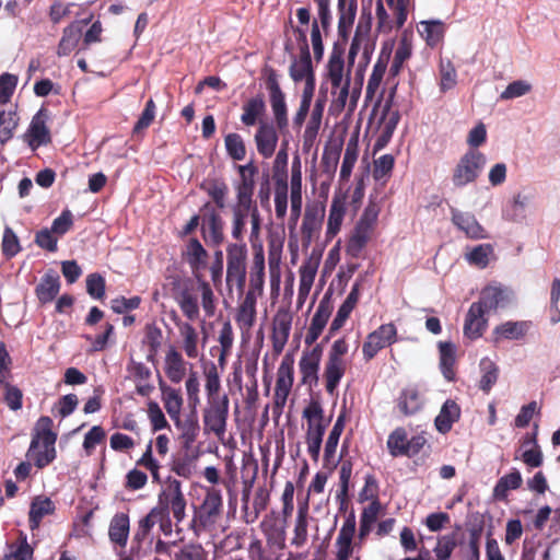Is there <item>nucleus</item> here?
Instances as JSON below:
<instances>
[{"mask_svg": "<svg viewBox=\"0 0 560 560\" xmlns=\"http://www.w3.org/2000/svg\"><path fill=\"white\" fill-rule=\"evenodd\" d=\"M302 211V178L300 171L291 176V221L295 225Z\"/></svg>", "mask_w": 560, "mask_h": 560, "instance_id": "nucleus-47", "label": "nucleus"}, {"mask_svg": "<svg viewBox=\"0 0 560 560\" xmlns=\"http://www.w3.org/2000/svg\"><path fill=\"white\" fill-rule=\"evenodd\" d=\"M439 352L440 370L445 380H447L448 382H453L455 380L454 365L456 362V347L454 343L450 341H440Z\"/></svg>", "mask_w": 560, "mask_h": 560, "instance_id": "nucleus-36", "label": "nucleus"}, {"mask_svg": "<svg viewBox=\"0 0 560 560\" xmlns=\"http://www.w3.org/2000/svg\"><path fill=\"white\" fill-rule=\"evenodd\" d=\"M224 144L228 155L234 161H242L246 156L245 142L241 135L236 132L228 133L224 138Z\"/></svg>", "mask_w": 560, "mask_h": 560, "instance_id": "nucleus-57", "label": "nucleus"}, {"mask_svg": "<svg viewBox=\"0 0 560 560\" xmlns=\"http://www.w3.org/2000/svg\"><path fill=\"white\" fill-rule=\"evenodd\" d=\"M289 73L294 82L305 81L310 77H315L311 52H300L299 59H294L290 66Z\"/></svg>", "mask_w": 560, "mask_h": 560, "instance_id": "nucleus-41", "label": "nucleus"}, {"mask_svg": "<svg viewBox=\"0 0 560 560\" xmlns=\"http://www.w3.org/2000/svg\"><path fill=\"white\" fill-rule=\"evenodd\" d=\"M394 19L387 13L383 0L376 1L377 30L381 33H389L394 27L400 28L407 21L411 0H386Z\"/></svg>", "mask_w": 560, "mask_h": 560, "instance_id": "nucleus-8", "label": "nucleus"}, {"mask_svg": "<svg viewBox=\"0 0 560 560\" xmlns=\"http://www.w3.org/2000/svg\"><path fill=\"white\" fill-rule=\"evenodd\" d=\"M294 381V359L285 354L278 368L275 388V404L277 407H284Z\"/></svg>", "mask_w": 560, "mask_h": 560, "instance_id": "nucleus-14", "label": "nucleus"}, {"mask_svg": "<svg viewBox=\"0 0 560 560\" xmlns=\"http://www.w3.org/2000/svg\"><path fill=\"white\" fill-rule=\"evenodd\" d=\"M451 214L453 224L464 232L468 238L485 240L489 237L486 229L478 222L472 213L452 208Z\"/></svg>", "mask_w": 560, "mask_h": 560, "instance_id": "nucleus-23", "label": "nucleus"}, {"mask_svg": "<svg viewBox=\"0 0 560 560\" xmlns=\"http://www.w3.org/2000/svg\"><path fill=\"white\" fill-rule=\"evenodd\" d=\"M508 298L509 293L506 289L499 284H490L481 290L479 300L474 303L479 304V307L485 313H489L503 305Z\"/></svg>", "mask_w": 560, "mask_h": 560, "instance_id": "nucleus-27", "label": "nucleus"}, {"mask_svg": "<svg viewBox=\"0 0 560 560\" xmlns=\"http://www.w3.org/2000/svg\"><path fill=\"white\" fill-rule=\"evenodd\" d=\"M326 428V425L317 423L316 425H307L305 435L307 452L314 462H317L319 458L323 436L325 434Z\"/></svg>", "mask_w": 560, "mask_h": 560, "instance_id": "nucleus-46", "label": "nucleus"}, {"mask_svg": "<svg viewBox=\"0 0 560 560\" xmlns=\"http://www.w3.org/2000/svg\"><path fill=\"white\" fill-rule=\"evenodd\" d=\"M332 311L334 303L331 295L329 293H325L311 319L310 327L305 335L306 345L311 346L319 338L328 323L329 317L331 316Z\"/></svg>", "mask_w": 560, "mask_h": 560, "instance_id": "nucleus-17", "label": "nucleus"}, {"mask_svg": "<svg viewBox=\"0 0 560 560\" xmlns=\"http://www.w3.org/2000/svg\"><path fill=\"white\" fill-rule=\"evenodd\" d=\"M254 209H258L253 200L236 199L235 205L232 207V236L240 241L243 238L245 225L248 219L252 218Z\"/></svg>", "mask_w": 560, "mask_h": 560, "instance_id": "nucleus-24", "label": "nucleus"}, {"mask_svg": "<svg viewBox=\"0 0 560 560\" xmlns=\"http://www.w3.org/2000/svg\"><path fill=\"white\" fill-rule=\"evenodd\" d=\"M359 155V142L357 138H351L347 142L346 151L340 168V179L348 180L351 176L354 164Z\"/></svg>", "mask_w": 560, "mask_h": 560, "instance_id": "nucleus-49", "label": "nucleus"}, {"mask_svg": "<svg viewBox=\"0 0 560 560\" xmlns=\"http://www.w3.org/2000/svg\"><path fill=\"white\" fill-rule=\"evenodd\" d=\"M162 401L170 418L179 423V416L183 408V396L179 389L161 383Z\"/></svg>", "mask_w": 560, "mask_h": 560, "instance_id": "nucleus-33", "label": "nucleus"}, {"mask_svg": "<svg viewBox=\"0 0 560 560\" xmlns=\"http://www.w3.org/2000/svg\"><path fill=\"white\" fill-rule=\"evenodd\" d=\"M60 290L59 276L51 271L46 273L36 288V294L42 303L51 302Z\"/></svg>", "mask_w": 560, "mask_h": 560, "instance_id": "nucleus-39", "label": "nucleus"}, {"mask_svg": "<svg viewBox=\"0 0 560 560\" xmlns=\"http://www.w3.org/2000/svg\"><path fill=\"white\" fill-rule=\"evenodd\" d=\"M293 316L288 308H279L272 320V349L279 354L283 351L292 328Z\"/></svg>", "mask_w": 560, "mask_h": 560, "instance_id": "nucleus-19", "label": "nucleus"}, {"mask_svg": "<svg viewBox=\"0 0 560 560\" xmlns=\"http://www.w3.org/2000/svg\"><path fill=\"white\" fill-rule=\"evenodd\" d=\"M186 505L180 481L168 479L159 494V506L156 508L160 510L161 520L172 514L178 525L186 517Z\"/></svg>", "mask_w": 560, "mask_h": 560, "instance_id": "nucleus-6", "label": "nucleus"}, {"mask_svg": "<svg viewBox=\"0 0 560 560\" xmlns=\"http://www.w3.org/2000/svg\"><path fill=\"white\" fill-rule=\"evenodd\" d=\"M346 214V203L339 197H334L327 221L326 237L334 238L340 231Z\"/></svg>", "mask_w": 560, "mask_h": 560, "instance_id": "nucleus-37", "label": "nucleus"}, {"mask_svg": "<svg viewBox=\"0 0 560 560\" xmlns=\"http://www.w3.org/2000/svg\"><path fill=\"white\" fill-rule=\"evenodd\" d=\"M257 293L255 290H247L244 299L237 306L235 322L243 334H249L257 317Z\"/></svg>", "mask_w": 560, "mask_h": 560, "instance_id": "nucleus-21", "label": "nucleus"}, {"mask_svg": "<svg viewBox=\"0 0 560 560\" xmlns=\"http://www.w3.org/2000/svg\"><path fill=\"white\" fill-rule=\"evenodd\" d=\"M536 198V192L532 188H523L517 191L510 203L503 210V218L511 222L521 223L527 218V209Z\"/></svg>", "mask_w": 560, "mask_h": 560, "instance_id": "nucleus-18", "label": "nucleus"}, {"mask_svg": "<svg viewBox=\"0 0 560 560\" xmlns=\"http://www.w3.org/2000/svg\"><path fill=\"white\" fill-rule=\"evenodd\" d=\"M380 502L375 500L369 506H366L361 513L359 526L360 541H363L370 534L374 523L376 522L377 514L380 512Z\"/></svg>", "mask_w": 560, "mask_h": 560, "instance_id": "nucleus-51", "label": "nucleus"}, {"mask_svg": "<svg viewBox=\"0 0 560 560\" xmlns=\"http://www.w3.org/2000/svg\"><path fill=\"white\" fill-rule=\"evenodd\" d=\"M372 231L362 226L355 225L354 231L346 246V252L353 258L360 256L362 249L365 247L370 240Z\"/></svg>", "mask_w": 560, "mask_h": 560, "instance_id": "nucleus-50", "label": "nucleus"}, {"mask_svg": "<svg viewBox=\"0 0 560 560\" xmlns=\"http://www.w3.org/2000/svg\"><path fill=\"white\" fill-rule=\"evenodd\" d=\"M479 304L472 303L466 314L464 334L469 339H477L482 336L487 328L488 319Z\"/></svg>", "mask_w": 560, "mask_h": 560, "instance_id": "nucleus-28", "label": "nucleus"}, {"mask_svg": "<svg viewBox=\"0 0 560 560\" xmlns=\"http://www.w3.org/2000/svg\"><path fill=\"white\" fill-rule=\"evenodd\" d=\"M397 329L394 324H383L376 330L368 335L362 346L365 361L372 360L380 350L396 341Z\"/></svg>", "mask_w": 560, "mask_h": 560, "instance_id": "nucleus-12", "label": "nucleus"}, {"mask_svg": "<svg viewBox=\"0 0 560 560\" xmlns=\"http://www.w3.org/2000/svg\"><path fill=\"white\" fill-rule=\"evenodd\" d=\"M487 163L486 155L478 150H468L456 164L452 182L455 187L462 188L474 183Z\"/></svg>", "mask_w": 560, "mask_h": 560, "instance_id": "nucleus-7", "label": "nucleus"}, {"mask_svg": "<svg viewBox=\"0 0 560 560\" xmlns=\"http://www.w3.org/2000/svg\"><path fill=\"white\" fill-rule=\"evenodd\" d=\"M325 209L318 206H307L301 225V242L304 248H308L318 238Z\"/></svg>", "mask_w": 560, "mask_h": 560, "instance_id": "nucleus-15", "label": "nucleus"}, {"mask_svg": "<svg viewBox=\"0 0 560 560\" xmlns=\"http://www.w3.org/2000/svg\"><path fill=\"white\" fill-rule=\"evenodd\" d=\"M240 179L235 185L236 199L253 200L255 190V176L258 174V167L254 161L244 165H237Z\"/></svg>", "mask_w": 560, "mask_h": 560, "instance_id": "nucleus-25", "label": "nucleus"}, {"mask_svg": "<svg viewBox=\"0 0 560 560\" xmlns=\"http://www.w3.org/2000/svg\"><path fill=\"white\" fill-rule=\"evenodd\" d=\"M55 511V504L49 498H36L30 509V527L35 529L39 526L44 516L51 514Z\"/></svg>", "mask_w": 560, "mask_h": 560, "instance_id": "nucleus-44", "label": "nucleus"}, {"mask_svg": "<svg viewBox=\"0 0 560 560\" xmlns=\"http://www.w3.org/2000/svg\"><path fill=\"white\" fill-rule=\"evenodd\" d=\"M407 433L404 428L395 429L387 439V448L393 457L407 456Z\"/></svg>", "mask_w": 560, "mask_h": 560, "instance_id": "nucleus-55", "label": "nucleus"}, {"mask_svg": "<svg viewBox=\"0 0 560 560\" xmlns=\"http://www.w3.org/2000/svg\"><path fill=\"white\" fill-rule=\"evenodd\" d=\"M339 22L338 28L340 33L350 28L354 22L357 13V0H338Z\"/></svg>", "mask_w": 560, "mask_h": 560, "instance_id": "nucleus-53", "label": "nucleus"}, {"mask_svg": "<svg viewBox=\"0 0 560 560\" xmlns=\"http://www.w3.org/2000/svg\"><path fill=\"white\" fill-rule=\"evenodd\" d=\"M187 363L182 354L175 349L171 348L165 355V374L167 378L175 384L183 381L186 374Z\"/></svg>", "mask_w": 560, "mask_h": 560, "instance_id": "nucleus-34", "label": "nucleus"}, {"mask_svg": "<svg viewBox=\"0 0 560 560\" xmlns=\"http://www.w3.org/2000/svg\"><path fill=\"white\" fill-rule=\"evenodd\" d=\"M130 532V520L128 514L126 513H116L110 522L108 527V537L109 540L120 547L125 548L127 546L128 537Z\"/></svg>", "mask_w": 560, "mask_h": 560, "instance_id": "nucleus-29", "label": "nucleus"}, {"mask_svg": "<svg viewBox=\"0 0 560 560\" xmlns=\"http://www.w3.org/2000/svg\"><path fill=\"white\" fill-rule=\"evenodd\" d=\"M82 35L80 22H73L62 32V37L58 44V56H68L78 45Z\"/></svg>", "mask_w": 560, "mask_h": 560, "instance_id": "nucleus-40", "label": "nucleus"}, {"mask_svg": "<svg viewBox=\"0 0 560 560\" xmlns=\"http://www.w3.org/2000/svg\"><path fill=\"white\" fill-rule=\"evenodd\" d=\"M51 428L52 420L47 416L40 417L34 428L28 454L38 468L46 467L56 458L57 434L52 432Z\"/></svg>", "mask_w": 560, "mask_h": 560, "instance_id": "nucleus-3", "label": "nucleus"}, {"mask_svg": "<svg viewBox=\"0 0 560 560\" xmlns=\"http://www.w3.org/2000/svg\"><path fill=\"white\" fill-rule=\"evenodd\" d=\"M19 125V118L15 112L0 110V143L5 144L13 137L14 130Z\"/></svg>", "mask_w": 560, "mask_h": 560, "instance_id": "nucleus-60", "label": "nucleus"}, {"mask_svg": "<svg viewBox=\"0 0 560 560\" xmlns=\"http://www.w3.org/2000/svg\"><path fill=\"white\" fill-rule=\"evenodd\" d=\"M323 350L320 346L303 351L299 362L302 383L308 386H316L318 383V370Z\"/></svg>", "mask_w": 560, "mask_h": 560, "instance_id": "nucleus-22", "label": "nucleus"}, {"mask_svg": "<svg viewBox=\"0 0 560 560\" xmlns=\"http://www.w3.org/2000/svg\"><path fill=\"white\" fill-rule=\"evenodd\" d=\"M529 328L527 322H505L495 328V332L505 339H521Z\"/></svg>", "mask_w": 560, "mask_h": 560, "instance_id": "nucleus-62", "label": "nucleus"}, {"mask_svg": "<svg viewBox=\"0 0 560 560\" xmlns=\"http://www.w3.org/2000/svg\"><path fill=\"white\" fill-rule=\"evenodd\" d=\"M397 407L405 416H412L423 407V398L415 386L404 388L397 398Z\"/></svg>", "mask_w": 560, "mask_h": 560, "instance_id": "nucleus-30", "label": "nucleus"}, {"mask_svg": "<svg viewBox=\"0 0 560 560\" xmlns=\"http://www.w3.org/2000/svg\"><path fill=\"white\" fill-rule=\"evenodd\" d=\"M179 335L183 339V349L189 359H196L198 351V332L196 328L188 322H176Z\"/></svg>", "mask_w": 560, "mask_h": 560, "instance_id": "nucleus-38", "label": "nucleus"}, {"mask_svg": "<svg viewBox=\"0 0 560 560\" xmlns=\"http://www.w3.org/2000/svg\"><path fill=\"white\" fill-rule=\"evenodd\" d=\"M243 113L241 115V121L243 125L247 127L255 126L257 122L259 124L260 118L266 113V102L261 94H257L256 96L249 98L244 103Z\"/></svg>", "mask_w": 560, "mask_h": 560, "instance_id": "nucleus-31", "label": "nucleus"}, {"mask_svg": "<svg viewBox=\"0 0 560 560\" xmlns=\"http://www.w3.org/2000/svg\"><path fill=\"white\" fill-rule=\"evenodd\" d=\"M229 404L230 400L226 395H223L222 399L207 401V407L203 410V425L206 431L212 432L218 438H222L225 434Z\"/></svg>", "mask_w": 560, "mask_h": 560, "instance_id": "nucleus-10", "label": "nucleus"}, {"mask_svg": "<svg viewBox=\"0 0 560 560\" xmlns=\"http://www.w3.org/2000/svg\"><path fill=\"white\" fill-rule=\"evenodd\" d=\"M318 266L319 261L317 259L308 258L300 267V283L298 290V304L300 307L305 303L311 292Z\"/></svg>", "mask_w": 560, "mask_h": 560, "instance_id": "nucleus-26", "label": "nucleus"}, {"mask_svg": "<svg viewBox=\"0 0 560 560\" xmlns=\"http://www.w3.org/2000/svg\"><path fill=\"white\" fill-rule=\"evenodd\" d=\"M456 546H457V534L456 533H451V534H446V535L438 537L436 545L433 549L436 560H450Z\"/></svg>", "mask_w": 560, "mask_h": 560, "instance_id": "nucleus-58", "label": "nucleus"}, {"mask_svg": "<svg viewBox=\"0 0 560 560\" xmlns=\"http://www.w3.org/2000/svg\"><path fill=\"white\" fill-rule=\"evenodd\" d=\"M492 254L493 247L491 244H480L466 253L465 258L470 265L483 269L489 265V258Z\"/></svg>", "mask_w": 560, "mask_h": 560, "instance_id": "nucleus-54", "label": "nucleus"}, {"mask_svg": "<svg viewBox=\"0 0 560 560\" xmlns=\"http://www.w3.org/2000/svg\"><path fill=\"white\" fill-rule=\"evenodd\" d=\"M522 447L525 448L521 455L524 464L532 468L542 465V452L537 443L536 434L526 435L522 442Z\"/></svg>", "mask_w": 560, "mask_h": 560, "instance_id": "nucleus-43", "label": "nucleus"}, {"mask_svg": "<svg viewBox=\"0 0 560 560\" xmlns=\"http://www.w3.org/2000/svg\"><path fill=\"white\" fill-rule=\"evenodd\" d=\"M419 33L430 46H434L443 36V24L439 21H422Z\"/></svg>", "mask_w": 560, "mask_h": 560, "instance_id": "nucleus-64", "label": "nucleus"}, {"mask_svg": "<svg viewBox=\"0 0 560 560\" xmlns=\"http://www.w3.org/2000/svg\"><path fill=\"white\" fill-rule=\"evenodd\" d=\"M223 501L221 491L215 488L207 490L200 506L195 511L191 528L196 536L213 533L222 518Z\"/></svg>", "mask_w": 560, "mask_h": 560, "instance_id": "nucleus-4", "label": "nucleus"}, {"mask_svg": "<svg viewBox=\"0 0 560 560\" xmlns=\"http://www.w3.org/2000/svg\"><path fill=\"white\" fill-rule=\"evenodd\" d=\"M345 69L343 52L338 48H334L329 55L326 65V78L331 86L332 106L342 110L349 98V90L351 84L350 70Z\"/></svg>", "mask_w": 560, "mask_h": 560, "instance_id": "nucleus-2", "label": "nucleus"}, {"mask_svg": "<svg viewBox=\"0 0 560 560\" xmlns=\"http://www.w3.org/2000/svg\"><path fill=\"white\" fill-rule=\"evenodd\" d=\"M349 351V345L345 337L339 338L331 345L325 362L323 376L325 388L328 394L334 395L347 370L345 355Z\"/></svg>", "mask_w": 560, "mask_h": 560, "instance_id": "nucleus-5", "label": "nucleus"}, {"mask_svg": "<svg viewBox=\"0 0 560 560\" xmlns=\"http://www.w3.org/2000/svg\"><path fill=\"white\" fill-rule=\"evenodd\" d=\"M198 293L201 298V306L207 317H213L217 310L215 296L211 285L207 281H199L197 289L184 284L176 291L174 299L184 316L189 320H197L200 315Z\"/></svg>", "mask_w": 560, "mask_h": 560, "instance_id": "nucleus-1", "label": "nucleus"}, {"mask_svg": "<svg viewBox=\"0 0 560 560\" xmlns=\"http://www.w3.org/2000/svg\"><path fill=\"white\" fill-rule=\"evenodd\" d=\"M457 84V72L450 59L440 61V90L442 93L452 90Z\"/></svg>", "mask_w": 560, "mask_h": 560, "instance_id": "nucleus-56", "label": "nucleus"}, {"mask_svg": "<svg viewBox=\"0 0 560 560\" xmlns=\"http://www.w3.org/2000/svg\"><path fill=\"white\" fill-rule=\"evenodd\" d=\"M387 60L388 56L383 57L380 56L377 61L375 62L372 73L369 78L366 90H365V97L366 100L372 101L378 91L381 83L383 81L384 74L386 72L387 68Z\"/></svg>", "mask_w": 560, "mask_h": 560, "instance_id": "nucleus-45", "label": "nucleus"}, {"mask_svg": "<svg viewBox=\"0 0 560 560\" xmlns=\"http://www.w3.org/2000/svg\"><path fill=\"white\" fill-rule=\"evenodd\" d=\"M50 118L47 108L42 107L32 118L24 137L28 145L35 150L40 145L48 144L51 141L50 131L47 122Z\"/></svg>", "mask_w": 560, "mask_h": 560, "instance_id": "nucleus-16", "label": "nucleus"}, {"mask_svg": "<svg viewBox=\"0 0 560 560\" xmlns=\"http://www.w3.org/2000/svg\"><path fill=\"white\" fill-rule=\"evenodd\" d=\"M481 377L479 381V388L489 393L492 386L497 383L499 377V368L489 358H483L480 361Z\"/></svg>", "mask_w": 560, "mask_h": 560, "instance_id": "nucleus-48", "label": "nucleus"}, {"mask_svg": "<svg viewBox=\"0 0 560 560\" xmlns=\"http://www.w3.org/2000/svg\"><path fill=\"white\" fill-rule=\"evenodd\" d=\"M277 126L267 121H259L258 128L254 136L257 152L264 159L271 158L277 149L279 136Z\"/></svg>", "mask_w": 560, "mask_h": 560, "instance_id": "nucleus-20", "label": "nucleus"}, {"mask_svg": "<svg viewBox=\"0 0 560 560\" xmlns=\"http://www.w3.org/2000/svg\"><path fill=\"white\" fill-rule=\"evenodd\" d=\"M372 16L371 13H363L358 22L355 34L352 38L350 48H349V61L350 63L354 62V58L359 52L361 45L366 44L369 40V35L371 31Z\"/></svg>", "mask_w": 560, "mask_h": 560, "instance_id": "nucleus-35", "label": "nucleus"}, {"mask_svg": "<svg viewBox=\"0 0 560 560\" xmlns=\"http://www.w3.org/2000/svg\"><path fill=\"white\" fill-rule=\"evenodd\" d=\"M342 151V142L335 141L324 148L322 163L326 172H335Z\"/></svg>", "mask_w": 560, "mask_h": 560, "instance_id": "nucleus-63", "label": "nucleus"}, {"mask_svg": "<svg viewBox=\"0 0 560 560\" xmlns=\"http://www.w3.org/2000/svg\"><path fill=\"white\" fill-rule=\"evenodd\" d=\"M521 472L513 468L509 474L502 476L493 489V497L498 500H505L510 490H516L522 486Z\"/></svg>", "mask_w": 560, "mask_h": 560, "instance_id": "nucleus-42", "label": "nucleus"}, {"mask_svg": "<svg viewBox=\"0 0 560 560\" xmlns=\"http://www.w3.org/2000/svg\"><path fill=\"white\" fill-rule=\"evenodd\" d=\"M345 429V415L341 413L337 418L324 448V457L326 462H330L336 453L340 435Z\"/></svg>", "mask_w": 560, "mask_h": 560, "instance_id": "nucleus-52", "label": "nucleus"}, {"mask_svg": "<svg viewBox=\"0 0 560 560\" xmlns=\"http://www.w3.org/2000/svg\"><path fill=\"white\" fill-rule=\"evenodd\" d=\"M266 85L269 91V102L273 114L275 124L279 130H283L289 125L285 95L279 84L277 72L269 68L266 70Z\"/></svg>", "mask_w": 560, "mask_h": 560, "instance_id": "nucleus-9", "label": "nucleus"}, {"mask_svg": "<svg viewBox=\"0 0 560 560\" xmlns=\"http://www.w3.org/2000/svg\"><path fill=\"white\" fill-rule=\"evenodd\" d=\"M246 245L231 244L226 257V283L243 288L246 280Z\"/></svg>", "mask_w": 560, "mask_h": 560, "instance_id": "nucleus-11", "label": "nucleus"}, {"mask_svg": "<svg viewBox=\"0 0 560 560\" xmlns=\"http://www.w3.org/2000/svg\"><path fill=\"white\" fill-rule=\"evenodd\" d=\"M357 530L355 515L351 512L342 523L335 540V560H350L354 552L353 542Z\"/></svg>", "mask_w": 560, "mask_h": 560, "instance_id": "nucleus-13", "label": "nucleus"}, {"mask_svg": "<svg viewBox=\"0 0 560 560\" xmlns=\"http://www.w3.org/2000/svg\"><path fill=\"white\" fill-rule=\"evenodd\" d=\"M307 526V511L304 509H299L293 530V537L291 539L292 546L300 548L306 544Z\"/></svg>", "mask_w": 560, "mask_h": 560, "instance_id": "nucleus-61", "label": "nucleus"}, {"mask_svg": "<svg viewBox=\"0 0 560 560\" xmlns=\"http://www.w3.org/2000/svg\"><path fill=\"white\" fill-rule=\"evenodd\" d=\"M218 341L220 343V357H219V363L221 365L224 364L225 359L230 355L233 342H234V332L232 325L229 320L224 322L220 332Z\"/></svg>", "mask_w": 560, "mask_h": 560, "instance_id": "nucleus-59", "label": "nucleus"}, {"mask_svg": "<svg viewBox=\"0 0 560 560\" xmlns=\"http://www.w3.org/2000/svg\"><path fill=\"white\" fill-rule=\"evenodd\" d=\"M459 406L454 400L447 399L443 404L440 413L434 420L436 430L443 434L447 433L452 429L453 424L459 419Z\"/></svg>", "mask_w": 560, "mask_h": 560, "instance_id": "nucleus-32", "label": "nucleus"}]
</instances>
